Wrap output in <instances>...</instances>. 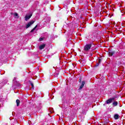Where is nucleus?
I'll list each match as a JSON object with an SVG mask.
<instances>
[{"label":"nucleus","instance_id":"nucleus-1","mask_svg":"<svg viewBox=\"0 0 125 125\" xmlns=\"http://www.w3.org/2000/svg\"><path fill=\"white\" fill-rule=\"evenodd\" d=\"M90 47H91V44H87L85 45L84 47V50L85 51H87L90 49Z\"/></svg>","mask_w":125,"mask_h":125},{"label":"nucleus","instance_id":"nucleus-2","mask_svg":"<svg viewBox=\"0 0 125 125\" xmlns=\"http://www.w3.org/2000/svg\"><path fill=\"white\" fill-rule=\"evenodd\" d=\"M34 23H35V21H31L30 22H29L26 24V29H28V28L31 27V26H32V25H33Z\"/></svg>","mask_w":125,"mask_h":125},{"label":"nucleus","instance_id":"nucleus-3","mask_svg":"<svg viewBox=\"0 0 125 125\" xmlns=\"http://www.w3.org/2000/svg\"><path fill=\"white\" fill-rule=\"evenodd\" d=\"M114 100H115V98H112L109 99L106 101V104H111V103H112V102L114 101Z\"/></svg>","mask_w":125,"mask_h":125},{"label":"nucleus","instance_id":"nucleus-4","mask_svg":"<svg viewBox=\"0 0 125 125\" xmlns=\"http://www.w3.org/2000/svg\"><path fill=\"white\" fill-rule=\"evenodd\" d=\"M32 14L30 15H26L25 17V21H28V20H29V19H30V18H31V17H32Z\"/></svg>","mask_w":125,"mask_h":125},{"label":"nucleus","instance_id":"nucleus-5","mask_svg":"<svg viewBox=\"0 0 125 125\" xmlns=\"http://www.w3.org/2000/svg\"><path fill=\"white\" fill-rule=\"evenodd\" d=\"M45 23H49L50 22V19L49 18H45L44 19Z\"/></svg>","mask_w":125,"mask_h":125},{"label":"nucleus","instance_id":"nucleus-6","mask_svg":"<svg viewBox=\"0 0 125 125\" xmlns=\"http://www.w3.org/2000/svg\"><path fill=\"white\" fill-rule=\"evenodd\" d=\"M85 83V82L84 81H83L81 86L79 87V89H82L84 86Z\"/></svg>","mask_w":125,"mask_h":125},{"label":"nucleus","instance_id":"nucleus-7","mask_svg":"<svg viewBox=\"0 0 125 125\" xmlns=\"http://www.w3.org/2000/svg\"><path fill=\"white\" fill-rule=\"evenodd\" d=\"M45 47V44H43L39 46V49L42 50V49H43Z\"/></svg>","mask_w":125,"mask_h":125},{"label":"nucleus","instance_id":"nucleus-8","mask_svg":"<svg viewBox=\"0 0 125 125\" xmlns=\"http://www.w3.org/2000/svg\"><path fill=\"white\" fill-rule=\"evenodd\" d=\"M37 28H38V25H36L35 27L30 31L31 33H33V32H34V31H35L36 30V29H37Z\"/></svg>","mask_w":125,"mask_h":125},{"label":"nucleus","instance_id":"nucleus-9","mask_svg":"<svg viewBox=\"0 0 125 125\" xmlns=\"http://www.w3.org/2000/svg\"><path fill=\"white\" fill-rule=\"evenodd\" d=\"M17 106H19L20 104V101L19 100H16Z\"/></svg>","mask_w":125,"mask_h":125},{"label":"nucleus","instance_id":"nucleus-10","mask_svg":"<svg viewBox=\"0 0 125 125\" xmlns=\"http://www.w3.org/2000/svg\"><path fill=\"white\" fill-rule=\"evenodd\" d=\"M114 119H115V120H118V119H119V115H118V114H115V115H114Z\"/></svg>","mask_w":125,"mask_h":125},{"label":"nucleus","instance_id":"nucleus-11","mask_svg":"<svg viewBox=\"0 0 125 125\" xmlns=\"http://www.w3.org/2000/svg\"><path fill=\"white\" fill-rule=\"evenodd\" d=\"M112 104L113 106H117L118 105V102H114Z\"/></svg>","mask_w":125,"mask_h":125},{"label":"nucleus","instance_id":"nucleus-12","mask_svg":"<svg viewBox=\"0 0 125 125\" xmlns=\"http://www.w3.org/2000/svg\"><path fill=\"white\" fill-rule=\"evenodd\" d=\"M14 16L15 17H17V18H19V17H18V14H17V13H15Z\"/></svg>","mask_w":125,"mask_h":125},{"label":"nucleus","instance_id":"nucleus-13","mask_svg":"<svg viewBox=\"0 0 125 125\" xmlns=\"http://www.w3.org/2000/svg\"><path fill=\"white\" fill-rule=\"evenodd\" d=\"M30 84L32 86V88H34V83H33L31 82Z\"/></svg>","mask_w":125,"mask_h":125},{"label":"nucleus","instance_id":"nucleus-14","mask_svg":"<svg viewBox=\"0 0 125 125\" xmlns=\"http://www.w3.org/2000/svg\"><path fill=\"white\" fill-rule=\"evenodd\" d=\"M39 41L40 42H42V41H43V38H40Z\"/></svg>","mask_w":125,"mask_h":125},{"label":"nucleus","instance_id":"nucleus-15","mask_svg":"<svg viewBox=\"0 0 125 125\" xmlns=\"http://www.w3.org/2000/svg\"><path fill=\"white\" fill-rule=\"evenodd\" d=\"M99 65V64L98 63H97L96 65V67H98Z\"/></svg>","mask_w":125,"mask_h":125},{"label":"nucleus","instance_id":"nucleus-16","mask_svg":"<svg viewBox=\"0 0 125 125\" xmlns=\"http://www.w3.org/2000/svg\"><path fill=\"white\" fill-rule=\"evenodd\" d=\"M14 80H16V78L15 77V78H14Z\"/></svg>","mask_w":125,"mask_h":125},{"label":"nucleus","instance_id":"nucleus-17","mask_svg":"<svg viewBox=\"0 0 125 125\" xmlns=\"http://www.w3.org/2000/svg\"><path fill=\"white\" fill-rule=\"evenodd\" d=\"M99 63H100V61H99Z\"/></svg>","mask_w":125,"mask_h":125}]
</instances>
